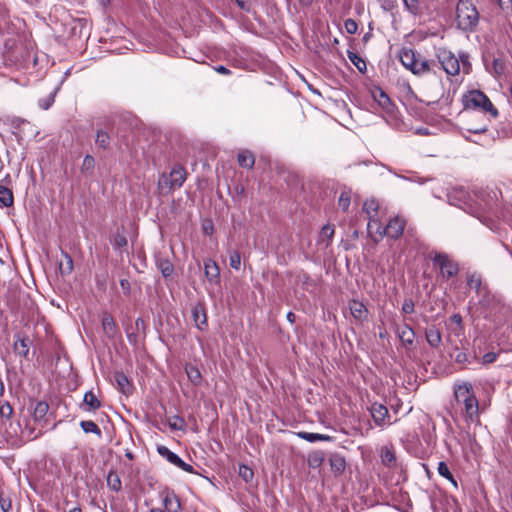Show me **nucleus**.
<instances>
[{
  "label": "nucleus",
  "instance_id": "nucleus-19",
  "mask_svg": "<svg viewBox=\"0 0 512 512\" xmlns=\"http://www.w3.org/2000/svg\"><path fill=\"white\" fill-rule=\"evenodd\" d=\"M349 308H350L352 316L354 318H356L357 320H362V319L366 318L367 309L363 303L353 300L350 302Z\"/></svg>",
  "mask_w": 512,
  "mask_h": 512
},
{
  "label": "nucleus",
  "instance_id": "nucleus-1",
  "mask_svg": "<svg viewBox=\"0 0 512 512\" xmlns=\"http://www.w3.org/2000/svg\"><path fill=\"white\" fill-rule=\"evenodd\" d=\"M457 27L472 32L479 23V12L470 0H459L456 6Z\"/></svg>",
  "mask_w": 512,
  "mask_h": 512
},
{
  "label": "nucleus",
  "instance_id": "nucleus-21",
  "mask_svg": "<svg viewBox=\"0 0 512 512\" xmlns=\"http://www.w3.org/2000/svg\"><path fill=\"white\" fill-rule=\"evenodd\" d=\"M416 55L411 49H403L400 52V61L401 63L409 70L412 69L415 63Z\"/></svg>",
  "mask_w": 512,
  "mask_h": 512
},
{
  "label": "nucleus",
  "instance_id": "nucleus-26",
  "mask_svg": "<svg viewBox=\"0 0 512 512\" xmlns=\"http://www.w3.org/2000/svg\"><path fill=\"white\" fill-rule=\"evenodd\" d=\"M325 459L324 452L322 451H314L308 455L307 463L311 468H318L322 465Z\"/></svg>",
  "mask_w": 512,
  "mask_h": 512
},
{
  "label": "nucleus",
  "instance_id": "nucleus-39",
  "mask_svg": "<svg viewBox=\"0 0 512 512\" xmlns=\"http://www.w3.org/2000/svg\"><path fill=\"white\" fill-rule=\"evenodd\" d=\"M379 209V203L375 199H369L364 202L363 211L367 216L379 211Z\"/></svg>",
  "mask_w": 512,
  "mask_h": 512
},
{
  "label": "nucleus",
  "instance_id": "nucleus-15",
  "mask_svg": "<svg viewBox=\"0 0 512 512\" xmlns=\"http://www.w3.org/2000/svg\"><path fill=\"white\" fill-rule=\"evenodd\" d=\"M192 316L197 328L203 330L207 326V316L202 304H197L193 307Z\"/></svg>",
  "mask_w": 512,
  "mask_h": 512
},
{
  "label": "nucleus",
  "instance_id": "nucleus-59",
  "mask_svg": "<svg viewBox=\"0 0 512 512\" xmlns=\"http://www.w3.org/2000/svg\"><path fill=\"white\" fill-rule=\"evenodd\" d=\"M236 3L242 10H250V0H236Z\"/></svg>",
  "mask_w": 512,
  "mask_h": 512
},
{
  "label": "nucleus",
  "instance_id": "nucleus-4",
  "mask_svg": "<svg viewBox=\"0 0 512 512\" xmlns=\"http://www.w3.org/2000/svg\"><path fill=\"white\" fill-rule=\"evenodd\" d=\"M437 58L439 63L441 64L443 70L448 74L455 76L460 71L459 60L455 57V55L446 49H439L437 53Z\"/></svg>",
  "mask_w": 512,
  "mask_h": 512
},
{
  "label": "nucleus",
  "instance_id": "nucleus-10",
  "mask_svg": "<svg viewBox=\"0 0 512 512\" xmlns=\"http://www.w3.org/2000/svg\"><path fill=\"white\" fill-rule=\"evenodd\" d=\"M101 322L106 337L109 339H114L118 333V327L112 315L109 313H104Z\"/></svg>",
  "mask_w": 512,
  "mask_h": 512
},
{
  "label": "nucleus",
  "instance_id": "nucleus-31",
  "mask_svg": "<svg viewBox=\"0 0 512 512\" xmlns=\"http://www.w3.org/2000/svg\"><path fill=\"white\" fill-rule=\"evenodd\" d=\"M83 402L91 410H97L101 406L100 401L97 399L95 394L93 392H91V391L85 393Z\"/></svg>",
  "mask_w": 512,
  "mask_h": 512
},
{
  "label": "nucleus",
  "instance_id": "nucleus-51",
  "mask_svg": "<svg viewBox=\"0 0 512 512\" xmlns=\"http://www.w3.org/2000/svg\"><path fill=\"white\" fill-rule=\"evenodd\" d=\"M12 413H13V408L8 402H5L0 406L1 417H5V418L9 419L11 417Z\"/></svg>",
  "mask_w": 512,
  "mask_h": 512
},
{
  "label": "nucleus",
  "instance_id": "nucleus-34",
  "mask_svg": "<svg viewBox=\"0 0 512 512\" xmlns=\"http://www.w3.org/2000/svg\"><path fill=\"white\" fill-rule=\"evenodd\" d=\"M0 202L9 207L13 204V194L10 189L0 186Z\"/></svg>",
  "mask_w": 512,
  "mask_h": 512
},
{
  "label": "nucleus",
  "instance_id": "nucleus-43",
  "mask_svg": "<svg viewBox=\"0 0 512 512\" xmlns=\"http://www.w3.org/2000/svg\"><path fill=\"white\" fill-rule=\"evenodd\" d=\"M169 426L173 430H182L185 427V421L179 416H173L169 419Z\"/></svg>",
  "mask_w": 512,
  "mask_h": 512
},
{
  "label": "nucleus",
  "instance_id": "nucleus-12",
  "mask_svg": "<svg viewBox=\"0 0 512 512\" xmlns=\"http://www.w3.org/2000/svg\"><path fill=\"white\" fill-rule=\"evenodd\" d=\"M205 276L211 283H218L220 278V270L216 262L208 259L204 262Z\"/></svg>",
  "mask_w": 512,
  "mask_h": 512
},
{
  "label": "nucleus",
  "instance_id": "nucleus-17",
  "mask_svg": "<svg viewBox=\"0 0 512 512\" xmlns=\"http://www.w3.org/2000/svg\"><path fill=\"white\" fill-rule=\"evenodd\" d=\"M163 502L168 512H178L181 509L180 500L174 492H167Z\"/></svg>",
  "mask_w": 512,
  "mask_h": 512
},
{
  "label": "nucleus",
  "instance_id": "nucleus-16",
  "mask_svg": "<svg viewBox=\"0 0 512 512\" xmlns=\"http://www.w3.org/2000/svg\"><path fill=\"white\" fill-rule=\"evenodd\" d=\"M367 218H368V225H367L368 233L374 239V237L377 236L378 232L381 231V227H382L380 211H377L375 213H372L371 215H368Z\"/></svg>",
  "mask_w": 512,
  "mask_h": 512
},
{
  "label": "nucleus",
  "instance_id": "nucleus-58",
  "mask_svg": "<svg viewBox=\"0 0 512 512\" xmlns=\"http://www.w3.org/2000/svg\"><path fill=\"white\" fill-rule=\"evenodd\" d=\"M482 360H483V363H485V364L493 363L496 360V354L493 352L486 353L483 356Z\"/></svg>",
  "mask_w": 512,
  "mask_h": 512
},
{
  "label": "nucleus",
  "instance_id": "nucleus-37",
  "mask_svg": "<svg viewBox=\"0 0 512 512\" xmlns=\"http://www.w3.org/2000/svg\"><path fill=\"white\" fill-rule=\"evenodd\" d=\"M348 58L360 72H364L366 70V62L359 55L348 51Z\"/></svg>",
  "mask_w": 512,
  "mask_h": 512
},
{
  "label": "nucleus",
  "instance_id": "nucleus-60",
  "mask_svg": "<svg viewBox=\"0 0 512 512\" xmlns=\"http://www.w3.org/2000/svg\"><path fill=\"white\" fill-rule=\"evenodd\" d=\"M120 286H121V288H122V290H123V292L125 294H129L130 293V283H129L128 280L121 279L120 280Z\"/></svg>",
  "mask_w": 512,
  "mask_h": 512
},
{
  "label": "nucleus",
  "instance_id": "nucleus-3",
  "mask_svg": "<svg viewBox=\"0 0 512 512\" xmlns=\"http://www.w3.org/2000/svg\"><path fill=\"white\" fill-rule=\"evenodd\" d=\"M466 107L480 108L485 112H489L494 118L498 116V111L490 99L479 90L469 92L466 99Z\"/></svg>",
  "mask_w": 512,
  "mask_h": 512
},
{
  "label": "nucleus",
  "instance_id": "nucleus-29",
  "mask_svg": "<svg viewBox=\"0 0 512 512\" xmlns=\"http://www.w3.org/2000/svg\"><path fill=\"white\" fill-rule=\"evenodd\" d=\"M404 8L410 14L416 16L421 13V6L419 0H402Z\"/></svg>",
  "mask_w": 512,
  "mask_h": 512
},
{
  "label": "nucleus",
  "instance_id": "nucleus-36",
  "mask_svg": "<svg viewBox=\"0 0 512 512\" xmlns=\"http://www.w3.org/2000/svg\"><path fill=\"white\" fill-rule=\"evenodd\" d=\"M81 428L85 433H94L98 437L101 436V430L97 426V424L93 421L87 420V421H81L80 423Z\"/></svg>",
  "mask_w": 512,
  "mask_h": 512
},
{
  "label": "nucleus",
  "instance_id": "nucleus-52",
  "mask_svg": "<svg viewBox=\"0 0 512 512\" xmlns=\"http://www.w3.org/2000/svg\"><path fill=\"white\" fill-rule=\"evenodd\" d=\"M344 26L349 34H355L357 32L358 26L353 19H347L344 23Z\"/></svg>",
  "mask_w": 512,
  "mask_h": 512
},
{
  "label": "nucleus",
  "instance_id": "nucleus-38",
  "mask_svg": "<svg viewBox=\"0 0 512 512\" xmlns=\"http://www.w3.org/2000/svg\"><path fill=\"white\" fill-rule=\"evenodd\" d=\"M186 373H187L189 380L194 385H198L200 383L202 377H201L200 371L196 367H193V366L187 367Z\"/></svg>",
  "mask_w": 512,
  "mask_h": 512
},
{
  "label": "nucleus",
  "instance_id": "nucleus-62",
  "mask_svg": "<svg viewBox=\"0 0 512 512\" xmlns=\"http://www.w3.org/2000/svg\"><path fill=\"white\" fill-rule=\"evenodd\" d=\"M126 332H127L128 341L131 344H136L138 341L137 334L135 332H129L128 328L126 329Z\"/></svg>",
  "mask_w": 512,
  "mask_h": 512
},
{
  "label": "nucleus",
  "instance_id": "nucleus-25",
  "mask_svg": "<svg viewBox=\"0 0 512 512\" xmlns=\"http://www.w3.org/2000/svg\"><path fill=\"white\" fill-rule=\"evenodd\" d=\"M157 267L165 278L170 277L174 272L172 263L166 258H158Z\"/></svg>",
  "mask_w": 512,
  "mask_h": 512
},
{
  "label": "nucleus",
  "instance_id": "nucleus-14",
  "mask_svg": "<svg viewBox=\"0 0 512 512\" xmlns=\"http://www.w3.org/2000/svg\"><path fill=\"white\" fill-rule=\"evenodd\" d=\"M454 394L458 401L474 397L472 385L467 382L455 384Z\"/></svg>",
  "mask_w": 512,
  "mask_h": 512
},
{
  "label": "nucleus",
  "instance_id": "nucleus-18",
  "mask_svg": "<svg viewBox=\"0 0 512 512\" xmlns=\"http://www.w3.org/2000/svg\"><path fill=\"white\" fill-rule=\"evenodd\" d=\"M426 340L428 344L433 348H438L441 344L442 337L439 329L435 326H431L426 329L425 332Z\"/></svg>",
  "mask_w": 512,
  "mask_h": 512
},
{
  "label": "nucleus",
  "instance_id": "nucleus-7",
  "mask_svg": "<svg viewBox=\"0 0 512 512\" xmlns=\"http://www.w3.org/2000/svg\"><path fill=\"white\" fill-rule=\"evenodd\" d=\"M157 452L162 457L166 458L167 461H169L171 464L179 467L180 469L188 473H194V468L192 465L185 463L177 454L170 451L166 446H158Z\"/></svg>",
  "mask_w": 512,
  "mask_h": 512
},
{
  "label": "nucleus",
  "instance_id": "nucleus-9",
  "mask_svg": "<svg viewBox=\"0 0 512 512\" xmlns=\"http://www.w3.org/2000/svg\"><path fill=\"white\" fill-rule=\"evenodd\" d=\"M370 412L376 425L383 426L386 424V418L389 417V413L384 405L373 403Z\"/></svg>",
  "mask_w": 512,
  "mask_h": 512
},
{
  "label": "nucleus",
  "instance_id": "nucleus-42",
  "mask_svg": "<svg viewBox=\"0 0 512 512\" xmlns=\"http://www.w3.org/2000/svg\"><path fill=\"white\" fill-rule=\"evenodd\" d=\"M438 473L443 476L444 478L450 480L454 485H456V482L453 478L452 473L450 472L447 464L445 462H439L438 464Z\"/></svg>",
  "mask_w": 512,
  "mask_h": 512
},
{
  "label": "nucleus",
  "instance_id": "nucleus-57",
  "mask_svg": "<svg viewBox=\"0 0 512 512\" xmlns=\"http://www.w3.org/2000/svg\"><path fill=\"white\" fill-rule=\"evenodd\" d=\"M494 71L496 74L500 75L502 74L504 67L503 63L499 59H495L493 62Z\"/></svg>",
  "mask_w": 512,
  "mask_h": 512
},
{
  "label": "nucleus",
  "instance_id": "nucleus-61",
  "mask_svg": "<svg viewBox=\"0 0 512 512\" xmlns=\"http://www.w3.org/2000/svg\"><path fill=\"white\" fill-rule=\"evenodd\" d=\"M135 329L136 331H143L145 330V322L142 318H137L135 321Z\"/></svg>",
  "mask_w": 512,
  "mask_h": 512
},
{
  "label": "nucleus",
  "instance_id": "nucleus-2",
  "mask_svg": "<svg viewBox=\"0 0 512 512\" xmlns=\"http://www.w3.org/2000/svg\"><path fill=\"white\" fill-rule=\"evenodd\" d=\"M186 177L187 172L185 168H183L182 166H175L168 176L163 174L159 178L158 186L162 190L168 188L169 191L176 188H180L185 182Z\"/></svg>",
  "mask_w": 512,
  "mask_h": 512
},
{
  "label": "nucleus",
  "instance_id": "nucleus-24",
  "mask_svg": "<svg viewBox=\"0 0 512 512\" xmlns=\"http://www.w3.org/2000/svg\"><path fill=\"white\" fill-rule=\"evenodd\" d=\"M115 381L117 383L118 389L123 394L129 395L131 393V385L128 378L123 373H116Z\"/></svg>",
  "mask_w": 512,
  "mask_h": 512
},
{
  "label": "nucleus",
  "instance_id": "nucleus-32",
  "mask_svg": "<svg viewBox=\"0 0 512 512\" xmlns=\"http://www.w3.org/2000/svg\"><path fill=\"white\" fill-rule=\"evenodd\" d=\"M48 409H49V406L46 402H37L35 407H34V411H33V416H34V419L35 420H42L45 415L47 414L48 412Z\"/></svg>",
  "mask_w": 512,
  "mask_h": 512
},
{
  "label": "nucleus",
  "instance_id": "nucleus-41",
  "mask_svg": "<svg viewBox=\"0 0 512 512\" xmlns=\"http://www.w3.org/2000/svg\"><path fill=\"white\" fill-rule=\"evenodd\" d=\"M238 474L245 482H250L254 476L253 470L246 465L239 466Z\"/></svg>",
  "mask_w": 512,
  "mask_h": 512
},
{
  "label": "nucleus",
  "instance_id": "nucleus-27",
  "mask_svg": "<svg viewBox=\"0 0 512 512\" xmlns=\"http://www.w3.org/2000/svg\"><path fill=\"white\" fill-rule=\"evenodd\" d=\"M27 338L18 339L13 346L14 352L22 357L27 358L29 354V345Z\"/></svg>",
  "mask_w": 512,
  "mask_h": 512
},
{
  "label": "nucleus",
  "instance_id": "nucleus-13",
  "mask_svg": "<svg viewBox=\"0 0 512 512\" xmlns=\"http://www.w3.org/2000/svg\"><path fill=\"white\" fill-rule=\"evenodd\" d=\"M396 332L400 341L405 347H410L413 345L415 333L410 326L403 325L398 327Z\"/></svg>",
  "mask_w": 512,
  "mask_h": 512
},
{
  "label": "nucleus",
  "instance_id": "nucleus-8",
  "mask_svg": "<svg viewBox=\"0 0 512 512\" xmlns=\"http://www.w3.org/2000/svg\"><path fill=\"white\" fill-rule=\"evenodd\" d=\"M467 284L470 288L475 289L476 293L481 297V302L489 304V291L486 287L482 286V279L478 274L473 273L469 275L467 278Z\"/></svg>",
  "mask_w": 512,
  "mask_h": 512
},
{
  "label": "nucleus",
  "instance_id": "nucleus-54",
  "mask_svg": "<svg viewBox=\"0 0 512 512\" xmlns=\"http://www.w3.org/2000/svg\"><path fill=\"white\" fill-rule=\"evenodd\" d=\"M455 362L457 364H466L468 362V355L464 351H458L455 355Z\"/></svg>",
  "mask_w": 512,
  "mask_h": 512
},
{
  "label": "nucleus",
  "instance_id": "nucleus-56",
  "mask_svg": "<svg viewBox=\"0 0 512 512\" xmlns=\"http://www.w3.org/2000/svg\"><path fill=\"white\" fill-rule=\"evenodd\" d=\"M53 102H54V97L52 95H50L48 98L40 101V106L43 109L47 110L52 105Z\"/></svg>",
  "mask_w": 512,
  "mask_h": 512
},
{
  "label": "nucleus",
  "instance_id": "nucleus-11",
  "mask_svg": "<svg viewBox=\"0 0 512 512\" xmlns=\"http://www.w3.org/2000/svg\"><path fill=\"white\" fill-rule=\"evenodd\" d=\"M465 413L466 417L470 421H475L479 416V404L477 398L474 396L472 398L464 399Z\"/></svg>",
  "mask_w": 512,
  "mask_h": 512
},
{
  "label": "nucleus",
  "instance_id": "nucleus-63",
  "mask_svg": "<svg viewBox=\"0 0 512 512\" xmlns=\"http://www.w3.org/2000/svg\"><path fill=\"white\" fill-rule=\"evenodd\" d=\"M450 320L452 323H455L457 325H461L462 323V317L459 314H454L450 317Z\"/></svg>",
  "mask_w": 512,
  "mask_h": 512
},
{
  "label": "nucleus",
  "instance_id": "nucleus-33",
  "mask_svg": "<svg viewBox=\"0 0 512 512\" xmlns=\"http://www.w3.org/2000/svg\"><path fill=\"white\" fill-rule=\"evenodd\" d=\"M429 70V62L427 60H418L417 58L415 59V63L411 69V71L416 75H421Z\"/></svg>",
  "mask_w": 512,
  "mask_h": 512
},
{
  "label": "nucleus",
  "instance_id": "nucleus-45",
  "mask_svg": "<svg viewBox=\"0 0 512 512\" xmlns=\"http://www.w3.org/2000/svg\"><path fill=\"white\" fill-rule=\"evenodd\" d=\"M60 270L64 274H69L73 270V260L69 255L65 254V263H60Z\"/></svg>",
  "mask_w": 512,
  "mask_h": 512
},
{
  "label": "nucleus",
  "instance_id": "nucleus-28",
  "mask_svg": "<svg viewBox=\"0 0 512 512\" xmlns=\"http://www.w3.org/2000/svg\"><path fill=\"white\" fill-rule=\"evenodd\" d=\"M95 143L102 149H107L110 145V136L103 130H98L95 137Z\"/></svg>",
  "mask_w": 512,
  "mask_h": 512
},
{
  "label": "nucleus",
  "instance_id": "nucleus-50",
  "mask_svg": "<svg viewBox=\"0 0 512 512\" xmlns=\"http://www.w3.org/2000/svg\"><path fill=\"white\" fill-rule=\"evenodd\" d=\"M333 235H334V228L332 226L325 225L321 229L320 237L322 238V240L327 239L328 241H330L332 239Z\"/></svg>",
  "mask_w": 512,
  "mask_h": 512
},
{
  "label": "nucleus",
  "instance_id": "nucleus-30",
  "mask_svg": "<svg viewBox=\"0 0 512 512\" xmlns=\"http://www.w3.org/2000/svg\"><path fill=\"white\" fill-rule=\"evenodd\" d=\"M373 97L378 102V104L384 109H388L389 106L391 105L389 97L381 89L375 90L373 92Z\"/></svg>",
  "mask_w": 512,
  "mask_h": 512
},
{
  "label": "nucleus",
  "instance_id": "nucleus-23",
  "mask_svg": "<svg viewBox=\"0 0 512 512\" xmlns=\"http://www.w3.org/2000/svg\"><path fill=\"white\" fill-rule=\"evenodd\" d=\"M238 163L241 167L252 168L255 163V158L249 151L243 150L238 154Z\"/></svg>",
  "mask_w": 512,
  "mask_h": 512
},
{
  "label": "nucleus",
  "instance_id": "nucleus-20",
  "mask_svg": "<svg viewBox=\"0 0 512 512\" xmlns=\"http://www.w3.org/2000/svg\"><path fill=\"white\" fill-rule=\"evenodd\" d=\"M331 469L338 474L344 472L346 468V461L344 457L339 454H332L329 458Z\"/></svg>",
  "mask_w": 512,
  "mask_h": 512
},
{
  "label": "nucleus",
  "instance_id": "nucleus-64",
  "mask_svg": "<svg viewBox=\"0 0 512 512\" xmlns=\"http://www.w3.org/2000/svg\"><path fill=\"white\" fill-rule=\"evenodd\" d=\"M215 70L218 72V73H221V74H224V75H228L230 74V70H228L226 67L224 66H218L215 68Z\"/></svg>",
  "mask_w": 512,
  "mask_h": 512
},
{
  "label": "nucleus",
  "instance_id": "nucleus-55",
  "mask_svg": "<svg viewBox=\"0 0 512 512\" xmlns=\"http://www.w3.org/2000/svg\"><path fill=\"white\" fill-rule=\"evenodd\" d=\"M402 310L404 313L411 314L414 312V303L411 300H406L403 303Z\"/></svg>",
  "mask_w": 512,
  "mask_h": 512
},
{
  "label": "nucleus",
  "instance_id": "nucleus-47",
  "mask_svg": "<svg viewBox=\"0 0 512 512\" xmlns=\"http://www.w3.org/2000/svg\"><path fill=\"white\" fill-rule=\"evenodd\" d=\"M229 263H230V266L233 269H235V270H239L240 269L241 257H240V254L237 251H233L230 254Z\"/></svg>",
  "mask_w": 512,
  "mask_h": 512
},
{
  "label": "nucleus",
  "instance_id": "nucleus-35",
  "mask_svg": "<svg viewBox=\"0 0 512 512\" xmlns=\"http://www.w3.org/2000/svg\"><path fill=\"white\" fill-rule=\"evenodd\" d=\"M107 485L113 491L121 489V480L116 472L111 471L107 476Z\"/></svg>",
  "mask_w": 512,
  "mask_h": 512
},
{
  "label": "nucleus",
  "instance_id": "nucleus-46",
  "mask_svg": "<svg viewBox=\"0 0 512 512\" xmlns=\"http://www.w3.org/2000/svg\"><path fill=\"white\" fill-rule=\"evenodd\" d=\"M94 166H95L94 158L91 155H86L84 157V160L82 163L81 171L82 172L91 171L94 169Z\"/></svg>",
  "mask_w": 512,
  "mask_h": 512
},
{
  "label": "nucleus",
  "instance_id": "nucleus-6",
  "mask_svg": "<svg viewBox=\"0 0 512 512\" xmlns=\"http://www.w3.org/2000/svg\"><path fill=\"white\" fill-rule=\"evenodd\" d=\"M433 261L434 264L439 266L441 274L444 277H453L459 271L458 264L451 260L446 254H436Z\"/></svg>",
  "mask_w": 512,
  "mask_h": 512
},
{
  "label": "nucleus",
  "instance_id": "nucleus-53",
  "mask_svg": "<svg viewBox=\"0 0 512 512\" xmlns=\"http://www.w3.org/2000/svg\"><path fill=\"white\" fill-rule=\"evenodd\" d=\"M381 7L386 11H392L396 7L397 0H379Z\"/></svg>",
  "mask_w": 512,
  "mask_h": 512
},
{
  "label": "nucleus",
  "instance_id": "nucleus-44",
  "mask_svg": "<svg viewBox=\"0 0 512 512\" xmlns=\"http://www.w3.org/2000/svg\"><path fill=\"white\" fill-rule=\"evenodd\" d=\"M381 458H382V462L385 465H391L396 460V456H395L394 452L389 449H384L382 451Z\"/></svg>",
  "mask_w": 512,
  "mask_h": 512
},
{
  "label": "nucleus",
  "instance_id": "nucleus-48",
  "mask_svg": "<svg viewBox=\"0 0 512 512\" xmlns=\"http://www.w3.org/2000/svg\"><path fill=\"white\" fill-rule=\"evenodd\" d=\"M12 507L11 500L0 492V508L3 512H9Z\"/></svg>",
  "mask_w": 512,
  "mask_h": 512
},
{
  "label": "nucleus",
  "instance_id": "nucleus-49",
  "mask_svg": "<svg viewBox=\"0 0 512 512\" xmlns=\"http://www.w3.org/2000/svg\"><path fill=\"white\" fill-rule=\"evenodd\" d=\"M113 245L115 248L125 247L127 245L126 237L123 234L117 232L114 236Z\"/></svg>",
  "mask_w": 512,
  "mask_h": 512
},
{
  "label": "nucleus",
  "instance_id": "nucleus-40",
  "mask_svg": "<svg viewBox=\"0 0 512 512\" xmlns=\"http://www.w3.org/2000/svg\"><path fill=\"white\" fill-rule=\"evenodd\" d=\"M350 204H351L350 192L343 191L338 200L339 208H341L344 212H346L348 210Z\"/></svg>",
  "mask_w": 512,
  "mask_h": 512
},
{
  "label": "nucleus",
  "instance_id": "nucleus-5",
  "mask_svg": "<svg viewBox=\"0 0 512 512\" xmlns=\"http://www.w3.org/2000/svg\"><path fill=\"white\" fill-rule=\"evenodd\" d=\"M404 226L405 221L403 219L400 217H394L389 221L386 227H381V231H379L377 236L374 237V241L378 242L385 235L393 239H398L403 234Z\"/></svg>",
  "mask_w": 512,
  "mask_h": 512
},
{
  "label": "nucleus",
  "instance_id": "nucleus-22",
  "mask_svg": "<svg viewBox=\"0 0 512 512\" xmlns=\"http://www.w3.org/2000/svg\"><path fill=\"white\" fill-rule=\"evenodd\" d=\"M298 437L301 439H304L308 442H315V441H331L332 437L325 434H319V433H310V432H298Z\"/></svg>",
  "mask_w": 512,
  "mask_h": 512
}]
</instances>
